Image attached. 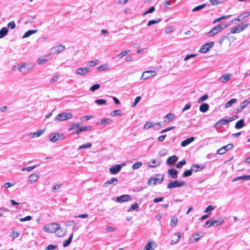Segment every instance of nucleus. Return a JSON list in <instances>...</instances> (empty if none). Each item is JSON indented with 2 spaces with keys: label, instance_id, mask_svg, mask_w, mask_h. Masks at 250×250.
Returning <instances> with one entry per match:
<instances>
[{
  "label": "nucleus",
  "instance_id": "nucleus-52",
  "mask_svg": "<svg viewBox=\"0 0 250 250\" xmlns=\"http://www.w3.org/2000/svg\"><path fill=\"white\" fill-rule=\"evenodd\" d=\"M209 1L212 6L217 5L222 3V1L220 0H209Z\"/></svg>",
  "mask_w": 250,
  "mask_h": 250
},
{
  "label": "nucleus",
  "instance_id": "nucleus-64",
  "mask_svg": "<svg viewBox=\"0 0 250 250\" xmlns=\"http://www.w3.org/2000/svg\"><path fill=\"white\" fill-rule=\"evenodd\" d=\"M57 247V245H49L45 249L46 250H54Z\"/></svg>",
  "mask_w": 250,
  "mask_h": 250
},
{
  "label": "nucleus",
  "instance_id": "nucleus-33",
  "mask_svg": "<svg viewBox=\"0 0 250 250\" xmlns=\"http://www.w3.org/2000/svg\"><path fill=\"white\" fill-rule=\"evenodd\" d=\"M37 32V30H28L26 32H25V33L23 35L22 38L24 39V38H27V37H29L30 36H31V35L35 34Z\"/></svg>",
  "mask_w": 250,
  "mask_h": 250
},
{
  "label": "nucleus",
  "instance_id": "nucleus-44",
  "mask_svg": "<svg viewBox=\"0 0 250 250\" xmlns=\"http://www.w3.org/2000/svg\"><path fill=\"white\" fill-rule=\"evenodd\" d=\"M39 166V165H35L33 166H31V167H23L21 169V170L22 171H30L31 170H32V169H33L34 168L37 167H38Z\"/></svg>",
  "mask_w": 250,
  "mask_h": 250
},
{
  "label": "nucleus",
  "instance_id": "nucleus-40",
  "mask_svg": "<svg viewBox=\"0 0 250 250\" xmlns=\"http://www.w3.org/2000/svg\"><path fill=\"white\" fill-rule=\"evenodd\" d=\"M192 171H193V170H192V168H191L190 169L184 171V173H183L182 176L183 177H187L190 176L192 175Z\"/></svg>",
  "mask_w": 250,
  "mask_h": 250
},
{
  "label": "nucleus",
  "instance_id": "nucleus-31",
  "mask_svg": "<svg viewBox=\"0 0 250 250\" xmlns=\"http://www.w3.org/2000/svg\"><path fill=\"white\" fill-rule=\"evenodd\" d=\"M73 237V233L72 232L70 234L69 238L68 239H67V240H65L63 242V246L64 247H66L70 245V244L72 242V240Z\"/></svg>",
  "mask_w": 250,
  "mask_h": 250
},
{
  "label": "nucleus",
  "instance_id": "nucleus-42",
  "mask_svg": "<svg viewBox=\"0 0 250 250\" xmlns=\"http://www.w3.org/2000/svg\"><path fill=\"white\" fill-rule=\"evenodd\" d=\"M206 5H207V4L204 3V4L200 5L199 6H197L194 7L192 9V12H196V11H199V10L203 9L204 8H205L206 6Z\"/></svg>",
  "mask_w": 250,
  "mask_h": 250
},
{
  "label": "nucleus",
  "instance_id": "nucleus-24",
  "mask_svg": "<svg viewBox=\"0 0 250 250\" xmlns=\"http://www.w3.org/2000/svg\"><path fill=\"white\" fill-rule=\"evenodd\" d=\"M224 222V220L221 218H219L217 220H214L212 219V223L211 225H213L214 227H217L221 225Z\"/></svg>",
  "mask_w": 250,
  "mask_h": 250
},
{
  "label": "nucleus",
  "instance_id": "nucleus-50",
  "mask_svg": "<svg viewBox=\"0 0 250 250\" xmlns=\"http://www.w3.org/2000/svg\"><path fill=\"white\" fill-rule=\"evenodd\" d=\"M142 166V163L141 162H138L132 165V168L133 169H137L139 168Z\"/></svg>",
  "mask_w": 250,
  "mask_h": 250
},
{
  "label": "nucleus",
  "instance_id": "nucleus-6",
  "mask_svg": "<svg viewBox=\"0 0 250 250\" xmlns=\"http://www.w3.org/2000/svg\"><path fill=\"white\" fill-rule=\"evenodd\" d=\"M72 117V114L71 113L62 112L58 114L55 118V120L59 122L63 121L67 119H71Z\"/></svg>",
  "mask_w": 250,
  "mask_h": 250
},
{
  "label": "nucleus",
  "instance_id": "nucleus-60",
  "mask_svg": "<svg viewBox=\"0 0 250 250\" xmlns=\"http://www.w3.org/2000/svg\"><path fill=\"white\" fill-rule=\"evenodd\" d=\"M211 223H212V219L207 221L206 222L204 227L206 228H209L211 226H213V225H211Z\"/></svg>",
  "mask_w": 250,
  "mask_h": 250
},
{
  "label": "nucleus",
  "instance_id": "nucleus-29",
  "mask_svg": "<svg viewBox=\"0 0 250 250\" xmlns=\"http://www.w3.org/2000/svg\"><path fill=\"white\" fill-rule=\"evenodd\" d=\"M178 222V220L177 217L175 216H172L171 217L170 219V226L172 227H175Z\"/></svg>",
  "mask_w": 250,
  "mask_h": 250
},
{
  "label": "nucleus",
  "instance_id": "nucleus-26",
  "mask_svg": "<svg viewBox=\"0 0 250 250\" xmlns=\"http://www.w3.org/2000/svg\"><path fill=\"white\" fill-rule=\"evenodd\" d=\"M199 234L198 233H195L193 234L191 237L189 239V241L190 243H195L199 240Z\"/></svg>",
  "mask_w": 250,
  "mask_h": 250
},
{
  "label": "nucleus",
  "instance_id": "nucleus-48",
  "mask_svg": "<svg viewBox=\"0 0 250 250\" xmlns=\"http://www.w3.org/2000/svg\"><path fill=\"white\" fill-rule=\"evenodd\" d=\"M100 87V84L99 83H96V84H95L93 85L92 86H91L90 87L89 89H90V91H91L92 92H94L95 90L98 89Z\"/></svg>",
  "mask_w": 250,
  "mask_h": 250
},
{
  "label": "nucleus",
  "instance_id": "nucleus-47",
  "mask_svg": "<svg viewBox=\"0 0 250 250\" xmlns=\"http://www.w3.org/2000/svg\"><path fill=\"white\" fill-rule=\"evenodd\" d=\"M161 19H158L157 20H150L147 22V25L149 26L153 24L157 23L161 21Z\"/></svg>",
  "mask_w": 250,
  "mask_h": 250
},
{
  "label": "nucleus",
  "instance_id": "nucleus-18",
  "mask_svg": "<svg viewBox=\"0 0 250 250\" xmlns=\"http://www.w3.org/2000/svg\"><path fill=\"white\" fill-rule=\"evenodd\" d=\"M194 140H195V138L194 137H189V138L183 141L182 142L181 145L183 147H185V146H188V145H189V144H190L191 143H192L193 141H194Z\"/></svg>",
  "mask_w": 250,
  "mask_h": 250
},
{
  "label": "nucleus",
  "instance_id": "nucleus-57",
  "mask_svg": "<svg viewBox=\"0 0 250 250\" xmlns=\"http://www.w3.org/2000/svg\"><path fill=\"white\" fill-rule=\"evenodd\" d=\"M121 113V111L120 109H117L113 110L112 113H111V115L112 116H116L118 115H120Z\"/></svg>",
  "mask_w": 250,
  "mask_h": 250
},
{
  "label": "nucleus",
  "instance_id": "nucleus-2",
  "mask_svg": "<svg viewBox=\"0 0 250 250\" xmlns=\"http://www.w3.org/2000/svg\"><path fill=\"white\" fill-rule=\"evenodd\" d=\"M34 67V65L32 63H21L18 65V69L20 72L22 73H25L30 70H31Z\"/></svg>",
  "mask_w": 250,
  "mask_h": 250
},
{
  "label": "nucleus",
  "instance_id": "nucleus-20",
  "mask_svg": "<svg viewBox=\"0 0 250 250\" xmlns=\"http://www.w3.org/2000/svg\"><path fill=\"white\" fill-rule=\"evenodd\" d=\"M205 167V166L203 165H199L197 164L193 165L191 167L192 170L195 172L200 171L204 168Z\"/></svg>",
  "mask_w": 250,
  "mask_h": 250
},
{
  "label": "nucleus",
  "instance_id": "nucleus-10",
  "mask_svg": "<svg viewBox=\"0 0 250 250\" xmlns=\"http://www.w3.org/2000/svg\"><path fill=\"white\" fill-rule=\"evenodd\" d=\"M89 71V69L88 67H82L76 69L75 73L78 75L84 76L87 74Z\"/></svg>",
  "mask_w": 250,
  "mask_h": 250
},
{
  "label": "nucleus",
  "instance_id": "nucleus-59",
  "mask_svg": "<svg viewBox=\"0 0 250 250\" xmlns=\"http://www.w3.org/2000/svg\"><path fill=\"white\" fill-rule=\"evenodd\" d=\"M214 209L212 205L208 206L205 210V212L209 213V214L211 213V211Z\"/></svg>",
  "mask_w": 250,
  "mask_h": 250
},
{
  "label": "nucleus",
  "instance_id": "nucleus-1",
  "mask_svg": "<svg viewBox=\"0 0 250 250\" xmlns=\"http://www.w3.org/2000/svg\"><path fill=\"white\" fill-rule=\"evenodd\" d=\"M228 25L225 24L223 26V24H220L215 27H214L211 30L208 32V36L209 37H212L217 33L221 32L224 28L227 27Z\"/></svg>",
  "mask_w": 250,
  "mask_h": 250
},
{
  "label": "nucleus",
  "instance_id": "nucleus-58",
  "mask_svg": "<svg viewBox=\"0 0 250 250\" xmlns=\"http://www.w3.org/2000/svg\"><path fill=\"white\" fill-rule=\"evenodd\" d=\"M75 220L66 221L64 222V225L67 227L73 226V225H75Z\"/></svg>",
  "mask_w": 250,
  "mask_h": 250
},
{
  "label": "nucleus",
  "instance_id": "nucleus-43",
  "mask_svg": "<svg viewBox=\"0 0 250 250\" xmlns=\"http://www.w3.org/2000/svg\"><path fill=\"white\" fill-rule=\"evenodd\" d=\"M229 79V76L228 74H225L223 75L220 79L222 83H226Z\"/></svg>",
  "mask_w": 250,
  "mask_h": 250
},
{
  "label": "nucleus",
  "instance_id": "nucleus-49",
  "mask_svg": "<svg viewBox=\"0 0 250 250\" xmlns=\"http://www.w3.org/2000/svg\"><path fill=\"white\" fill-rule=\"evenodd\" d=\"M92 146V144L90 143H88L85 144L83 145L79 146L78 149H83V148H89Z\"/></svg>",
  "mask_w": 250,
  "mask_h": 250
},
{
  "label": "nucleus",
  "instance_id": "nucleus-41",
  "mask_svg": "<svg viewBox=\"0 0 250 250\" xmlns=\"http://www.w3.org/2000/svg\"><path fill=\"white\" fill-rule=\"evenodd\" d=\"M165 118H166L167 119L168 122H170L175 118V115L174 113H169L168 114H167Z\"/></svg>",
  "mask_w": 250,
  "mask_h": 250
},
{
  "label": "nucleus",
  "instance_id": "nucleus-15",
  "mask_svg": "<svg viewBox=\"0 0 250 250\" xmlns=\"http://www.w3.org/2000/svg\"><path fill=\"white\" fill-rule=\"evenodd\" d=\"M178 160V158L175 155L171 156L168 157L166 161L167 164L168 165H174Z\"/></svg>",
  "mask_w": 250,
  "mask_h": 250
},
{
  "label": "nucleus",
  "instance_id": "nucleus-53",
  "mask_svg": "<svg viewBox=\"0 0 250 250\" xmlns=\"http://www.w3.org/2000/svg\"><path fill=\"white\" fill-rule=\"evenodd\" d=\"M153 126V122H147L145 125L144 128V129H148L150 128V127H152Z\"/></svg>",
  "mask_w": 250,
  "mask_h": 250
},
{
  "label": "nucleus",
  "instance_id": "nucleus-7",
  "mask_svg": "<svg viewBox=\"0 0 250 250\" xmlns=\"http://www.w3.org/2000/svg\"><path fill=\"white\" fill-rule=\"evenodd\" d=\"M213 45L214 42H207L201 46L199 52L202 53H206L213 48Z\"/></svg>",
  "mask_w": 250,
  "mask_h": 250
},
{
  "label": "nucleus",
  "instance_id": "nucleus-3",
  "mask_svg": "<svg viewBox=\"0 0 250 250\" xmlns=\"http://www.w3.org/2000/svg\"><path fill=\"white\" fill-rule=\"evenodd\" d=\"M61 227V225L57 223H51L44 226L43 229L45 231L49 233L56 232L57 230Z\"/></svg>",
  "mask_w": 250,
  "mask_h": 250
},
{
  "label": "nucleus",
  "instance_id": "nucleus-28",
  "mask_svg": "<svg viewBox=\"0 0 250 250\" xmlns=\"http://www.w3.org/2000/svg\"><path fill=\"white\" fill-rule=\"evenodd\" d=\"M175 236H177V238L176 239H172L170 241V245H174L177 243L180 238H181V233L180 232H177L174 234Z\"/></svg>",
  "mask_w": 250,
  "mask_h": 250
},
{
  "label": "nucleus",
  "instance_id": "nucleus-34",
  "mask_svg": "<svg viewBox=\"0 0 250 250\" xmlns=\"http://www.w3.org/2000/svg\"><path fill=\"white\" fill-rule=\"evenodd\" d=\"M236 102H237L236 99H235V98L231 99L230 101H229V102H228L226 103L225 105V108H228L229 107H231L232 105V104H233L235 103Z\"/></svg>",
  "mask_w": 250,
  "mask_h": 250
},
{
  "label": "nucleus",
  "instance_id": "nucleus-17",
  "mask_svg": "<svg viewBox=\"0 0 250 250\" xmlns=\"http://www.w3.org/2000/svg\"><path fill=\"white\" fill-rule=\"evenodd\" d=\"M39 178V175L33 173L31 174L28 177V182L33 184L36 181H37L38 178Z\"/></svg>",
  "mask_w": 250,
  "mask_h": 250
},
{
  "label": "nucleus",
  "instance_id": "nucleus-36",
  "mask_svg": "<svg viewBox=\"0 0 250 250\" xmlns=\"http://www.w3.org/2000/svg\"><path fill=\"white\" fill-rule=\"evenodd\" d=\"M54 48L56 50V53H59L64 50L65 46L63 44H60L56 46Z\"/></svg>",
  "mask_w": 250,
  "mask_h": 250
},
{
  "label": "nucleus",
  "instance_id": "nucleus-5",
  "mask_svg": "<svg viewBox=\"0 0 250 250\" xmlns=\"http://www.w3.org/2000/svg\"><path fill=\"white\" fill-rule=\"evenodd\" d=\"M186 184L185 182L183 181L175 180L170 181L167 185L168 189L174 188H175L181 187Z\"/></svg>",
  "mask_w": 250,
  "mask_h": 250
},
{
  "label": "nucleus",
  "instance_id": "nucleus-19",
  "mask_svg": "<svg viewBox=\"0 0 250 250\" xmlns=\"http://www.w3.org/2000/svg\"><path fill=\"white\" fill-rule=\"evenodd\" d=\"M250 103V102L245 100L243 102L241 103L239 106L237 108V112H241L245 108V107Z\"/></svg>",
  "mask_w": 250,
  "mask_h": 250
},
{
  "label": "nucleus",
  "instance_id": "nucleus-45",
  "mask_svg": "<svg viewBox=\"0 0 250 250\" xmlns=\"http://www.w3.org/2000/svg\"><path fill=\"white\" fill-rule=\"evenodd\" d=\"M231 16V15H226V16H222L220 18H218L216 19H215L214 21H213V23H215L217 22H219L222 20H225V19H228Z\"/></svg>",
  "mask_w": 250,
  "mask_h": 250
},
{
  "label": "nucleus",
  "instance_id": "nucleus-9",
  "mask_svg": "<svg viewBox=\"0 0 250 250\" xmlns=\"http://www.w3.org/2000/svg\"><path fill=\"white\" fill-rule=\"evenodd\" d=\"M156 75L155 71L152 70H148L144 71L142 75L141 79L146 80L150 77L155 76Z\"/></svg>",
  "mask_w": 250,
  "mask_h": 250
},
{
  "label": "nucleus",
  "instance_id": "nucleus-12",
  "mask_svg": "<svg viewBox=\"0 0 250 250\" xmlns=\"http://www.w3.org/2000/svg\"><path fill=\"white\" fill-rule=\"evenodd\" d=\"M156 177H152L153 185H155L156 184H160L162 183L164 179V175L161 174H157L156 175Z\"/></svg>",
  "mask_w": 250,
  "mask_h": 250
},
{
  "label": "nucleus",
  "instance_id": "nucleus-30",
  "mask_svg": "<svg viewBox=\"0 0 250 250\" xmlns=\"http://www.w3.org/2000/svg\"><path fill=\"white\" fill-rule=\"evenodd\" d=\"M50 60L49 56L43 57L42 58H40L38 60V63L39 64H42L46 62H47L48 60Z\"/></svg>",
  "mask_w": 250,
  "mask_h": 250
},
{
  "label": "nucleus",
  "instance_id": "nucleus-55",
  "mask_svg": "<svg viewBox=\"0 0 250 250\" xmlns=\"http://www.w3.org/2000/svg\"><path fill=\"white\" fill-rule=\"evenodd\" d=\"M98 63H99V60H95L94 61H89L88 62V64L90 67H92V66H94L97 65V64H98Z\"/></svg>",
  "mask_w": 250,
  "mask_h": 250
},
{
  "label": "nucleus",
  "instance_id": "nucleus-27",
  "mask_svg": "<svg viewBox=\"0 0 250 250\" xmlns=\"http://www.w3.org/2000/svg\"><path fill=\"white\" fill-rule=\"evenodd\" d=\"M118 182V180L116 178H112L107 182H105L104 184V186H106V185L108 184H113L114 185H116Z\"/></svg>",
  "mask_w": 250,
  "mask_h": 250
},
{
  "label": "nucleus",
  "instance_id": "nucleus-21",
  "mask_svg": "<svg viewBox=\"0 0 250 250\" xmlns=\"http://www.w3.org/2000/svg\"><path fill=\"white\" fill-rule=\"evenodd\" d=\"M56 235L58 237H62L66 233V229L64 228H61V227L56 231Z\"/></svg>",
  "mask_w": 250,
  "mask_h": 250
},
{
  "label": "nucleus",
  "instance_id": "nucleus-56",
  "mask_svg": "<svg viewBox=\"0 0 250 250\" xmlns=\"http://www.w3.org/2000/svg\"><path fill=\"white\" fill-rule=\"evenodd\" d=\"M141 99V97H136L134 100V103L132 104L131 106L133 107H135L136 104L140 101Z\"/></svg>",
  "mask_w": 250,
  "mask_h": 250
},
{
  "label": "nucleus",
  "instance_id": "nucleus-13",
  "mask_svg": "<svg viewBox=\"0 0 250 250\" xmlns=\"http://www.w3.org/2000/svg\"><path fill=\"white\" fill-rule=\"evenodd\" d=\"M161 160L159 159H152L148 163V166L149 167H158L161 164Z\"/></svg>",
  "mask_w": 250,
  "mask_h": 250
},
{
  "label": "nucleus",
  "instance_id": "nucleus-61",
  "mask_svg": "<svg viewBox=\"0 0 250 250\" xmlns=\"http://www.w3.org/2000/svg\"><path fill=\"white\" fill-rule=\"evenodd\" d=\"M186 164V161L184 160L180 161L178 163V164L176 165V167L178 168H181L184 165H185Z\"/></svg>",
  "mask_w": 250,
  "mask_h": 250
},
{
  "label": "nucleus",
  "instance_id": "nucleus-54",
  "mask_svg": "<svg viewBox=\"0 0 250 250\" xmlns=\"http://www.w3.org/2000/svg\"><path fill=\"white\" fill-rule=\"evenodd\" d=\"M95 103L97 104H104L106 103V101L104 99H98L95 101Z\"/></svg>",
  "mask_w": 250,
  "mask_h": 250
},
{
  "label": "nucleus",
  "instance_id": "nucleus-11",
  "mask_svg": "<svg viewBox=\"0 0 250 250\" xmlns=\"http://www.w3.org/2000/svg\"><path fill=\"white\" fill-rule=\"evenodd\" d=\"M131 199V196L128 194H125L116 198V201L118 203H122L127 202Z\"/></svg>",
  "mask_w": 250,
  "mask_h": 250
},
{
  "label": "nucleus",
  "instance_id": "nucleus-39",
  "mask_svg": "<svg viewBox=\"0 0 250 250\" xmlns=\"http://www.w3.org/2000/svg\"><path fill=\"white\" fill-rule=\"evenodd\" d=\"M139 208V205L137 203H135L132 204L131 207L127 209V212L133 211L135 210H137Z\"/></svg>",
  "mask_w": 250,
  "mask_h": 250
},
{
  "label": "nucleus",
  "instance_id": "nucleus-4",
  "mask_svg": "<svg viewBox=\"0 0 250 250\" xmlns=\"http://www.w3.org/2000/svg\"><path fill=\"white\" fill-rule=\"evenodd\" d=\"M234 120L233 117H228L227 118H223L217 121L215 125H214V127L216 129H218L221 127L223 125H225L228 124L229 123Z\"/></svg>",
  "mask_w": 250,
  "mask_h": 250
},
{
  "label": "nucleus",
  "instance_id": "nucleus-46",
  "mask_svg": "<svg viewBox=\"0 0 250 250\" xmlns=\"http://www.w3.org/2000/svg\"><path fill=\"white\" fill-rule=\"evenodd\" d=\"M8 30L7 27H4L1 29V38L4 37L8 33Z\"/></svg>",
  "mask_w": 250,
  "mask_h": 250
},
{
  "label": "nucleus",
  "instance_id": "nucleus-14",
  "mask_svg": "<svg viewBox=\"0 0 250 250\" xmlns=\"http://www.w3.org/2000/svg\"><path fill=\"white\" fill-rule=\"evenodd\" d=\"M168 176L173 179H176L177 177L178 171L174 168L169 169L167 170Z\"/></svg>",
  "mask_w": 250,
  "mask_h": 250
},
{
  "label": "nucleus",
  "instance_id": "nucleus-38",
  "mask_svg": "<svg viewBox=\"0 0 250 250\" xmlns=\"http://www.w3.org/2000/svg\"><path fill=\"white\" fill-rule=\"evenodd\" d=\"M49 140L52 142H55L58 140H59V138H57V136L56 133H51L49 135Z\"/></svg>",
  "mask_w": 250,
  "mask_h": 250
},
{
  "label": "nucleus",
  "instance_id": "nucleus-35",
  "mask_svg": "<svg viewBox=\"0 0 250 250\" xmlns=\"http://www.w3.org/2000/svg\"><path fill=\"white\" fill-rule=\"evenodd\" d=\"M241 31L240 30V27H239L238 25L237 26H234L231 28L230 31V34H235L241 32Z\"/></svg>",
  "mask_w": 250,
  "mask_h": 250
},
{
  "label": "nucleus",
  "instance_id": "nucleus-37",
  "mask_svg": "<svg viewBox=\"0 0 250 250\" xmlns=\"http://www.w3.org/2000/svg\"><path fill=\"white\" fill-rule=\"evenodd\" d=\"M109 69V67L108 66V65L107 64L101 65L97 68V70L99 71H102Z\"/></svg>",
  "mask_w": 250,
  "mask_h": 250
},
{
  "label": "nucleus",
  "instance_id": "nucleus-63",
  "mask_svg": "<svg viewBox=\"0 0 250 250\" xmlns=\"http://www.w3.org/2000/svg\"><path fill=\"white\" fill-rule=\"evenodd\" d=\"M111 120L109 118H106L103 119L101 121V124L102 125L109 124H110Z\"/></svg>",
  "mask_w": 250,
  "mask_h": 250
},
{
  "label": "nucleus",
  "instance_id": "nucleus-62",
  "mask_svg": "<svg viewBox=\"0 0 250 250\" xmlns=\"http://www.w3.org/2000/svg\"><path fill=\"white\" fill-rule=\"evenodd\" d=\"M129 51H130L129 50L123 51L121 53L118 54L117 55V57L121 59V58H123V57H124L128 53V52H129Z\"/></svg>",
  "mask_w": 250,
  "mask_h": 250
},
{
  "label": "nucleus",
  "instance_id": "nucleus-22",
  "mask_svg": "<svg viewBox=\"0 0 250 250\" xmlns=\"http://www.w3.org/2000/svg\"><path fill=\"white\" fill-rule=\"evenodd\" d=\"M90 126H86L83 127H79L73 134H79L81 132L88 131L91 129Z\"/></svg>",
  "mask_w": 250,
  "mask_h": 250
},
{
  "label": "nucleus",
  "instance_id": "nucleus-16",
  "mask_svg": "<svg viewBox=\"0 0 250 250\" xmlns=\"http://www.w3.org/2000/svg\"><path fill=\"white\" fill-rule=\"evenodd\" d=\"M45 129L40 130L37 132H31L29 134V137L30 138H33L35 137H38L41 136L45 131Z\"/></svg>",
  "mask_w": 250,
  "mask_h": 250
},
{
  "label": "nucleus",
  "instance_id": "nucleus-8",
  "mask_svg": "<svg viewBox=\"0 0 250 250\" xmlns=\"http://www.w3.org/2000/svg\"><path fill=\"white\" fill-rule=\"evenodd\" d=\"M125 163H123L120 165L118 164L113 166L109 168V172L111 174H116L121 170L122 166H125Z\"/></svg>",
  "mask_w": 250,
  "mask_h": 250
},
{
  "label": "nucleus",
  "instance_id": "nucleus-51",
  "mask_svg": "<svg viewBox=\"0 0 250 250\" xmlns=\"http://www.w3.org/2000/svg\"><path fill=\"white\" fill-rule=\"evenodd\" d=\"M208 98V96L207 94H205L202 96H201L200 98H199L198 100V103H201L202 102L206 101L207 100Z\"/></svg>",
  "mask_w": 250,
  "mask_h": 250
},
{
  "label": "nucleus",
  "instance_id": "nucleus-23",
  "mask_svg": "<svg viewBox=\"0 0 250 250\" xmlns=\"http://www.w3.org/2000/svg\"><path fill=\"white\" fill-rule=\"evenodd\" d=\"M209 109V105L207 103L202 104L199 107V110L203 113L206 112Z\"/></svg>",
  "mask_w": 250,
  "mask_h": 250
},
{
  "label": "nucleus",
  "instance_id": "nucleus-25",
  "mask_svg": "<svg viewBox=\"0 0 250 250\" xmlns=\"http://www.w3.org/2000/svg\"><path fill=\"white\" fill-rule=\"evenodd\" d=\"M240 180H247V181L250 180V175H244L242 176H238V177H236L235 178H234L232 180V182H235V181H239Z\"/></svg>",
  "mask_w": 250,
  "mask_h": 250
},
{
  "label": "nucleus",
  "instance_id": "nucleus-32",
  "mask_svg": "<svg viewBox=\"0 0 250 250\" xmlns=\"http://www.w3.org/2000/svg\"><path fill=\"white\" fill-rule=\"evenodd\" d=\"M245 125L244 121L243 119H241L237 121L235 125V127L237 129H240L243 127Z\"/></svg>",
  "mask_w": 250,
  "mask_h": 250
}]
</instances>
